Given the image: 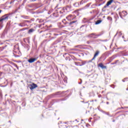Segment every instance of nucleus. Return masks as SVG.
<instances>
[{"mask_svg":"<svg viewBox=\"0 0 128 128\" xmlns=\"http://www.w3.org/2000/svg\"><path fill=\"white\" fill-rule=\"evenodd\" d=\"M2 26L0 28V30H2Z\"/></svg>","mask_w":128,"mask_h":128,"instance_id":"obj_32","label":"nucleus"},{"mask_svg":"<svg viewBox=\"0 0 128 128\" xmlns=\"http://www.w3.org/2000/svg\"><path fill=\"white\" fill-rule=\"evenodd\" d=\"M38 88V85L36 84H34V83H32L30 86V90H34V88Z\"/></svg>","mask_w":128,"mask_h":128,"instance_id":"obj_3","label":"nucleus"},{"mask_svg":"<svg viewBox=\"0 0 128 128\" xmlns=\"http://www.w3.org/2000/svg\"><path fill=\"white\" fill-rule=\"evenodd\" d=\"M9 122H10V121H9Z\"/></svg>","mask_w":128,"mask_h":128,"instance_id":"obj_43","label":"nucleus"},{"mask_svg":"<svg viewBox=\"0 0 128 128\" xmlns=\"http://www.w3.org/2000/svg\"><path fill=\"white\" fill-rule=\"evenodd\" d=\"M114 2V0H110L106 3V5L108 6L112 4V2Z\"/></svg>","mask_w":128,"mask_h":128,"instance_id":"obj_10","label":"nucleus"},{"mask_svg":"<svg viewBox=\"0 0 128 128\" xmlns=\"http://www.w3.org/2000/svg\"><path fill=\"white\" fill-rule=\"evenodd\" d=\"M107 104H108V102H106Z\"/></svg>","mask_w":128,"mask_h":128,"instance_id":"obj_35","label":"nucleus"},{"mask_svg":"<svg viewBox=\"0 0 128 128\" xmlns=\"http://www.w3.org/2000/svg\"><path fill=\"white\" fill-rule=\"evenodd\" d=\"M98 54H100V51L96 50L95 54H94V56L93 57L91 60H94V58H96V56H98Z\"/></svg>","mask_w":128,"mask_h":128,"instance_id":"obj_6","label":"nucleus"},{"mask_svg":"<svg viewBox=\"0 0 128 128\" xmlns=\"http://www.w3.org/2000/svg\"><path fill=\"white\" fill-rule=\"evenodd\" d=\"M18 26H22V28H23L24 26H26V24L24 23V22H22L21 23H20Z\"/></svg>","mask_w":128,"mask_h":128,"instance_id":"obj_9","label":"nucleus"},{"mask_svg":"<svg viewBox=\"0 0 128 128\" xmlns=\"http://www.w3.org/2000/svg\"><path fill=\"white\" fill-rule=\"evenodd\" d=\"M5 70H8V69H5Z\"/></svg>","mask_w":128,"mask_h":128,"instance_id":"obj_37","label":"nucleus"},{"mask_svg":"<svg viewBox=\"0 0 128 128\" xmlns=\"http://www.w3.org/2000/svg\"><path fill=\"white\" fill-rule=\"evenodd\" d=\"M124 108H128V106L124 107Z\"/></svg>","mask_w":128,"mask_h":128,"instance_id":"obj_30","label":"nucleus"},{"mask_svg":"<svg viewBox=\"0 0 128 128\" xmlns=\"http://www.w3.org/2000/svg\"><path fill=\"white\" fill-rule=\"evenodd\" d=\"M24 23H26V22H30V20H24Z\"/></svg>","mask_w":128,"mask_h":128,"instance_id":"obj_21","label":"nucleus"},{"mask_svg":"<svg viewBox=\"0 0 128 128\" xmlns=\"http://www.w3.org/2000/svg\"><path fill=\"white\" fill-rule=\"evenodd\" d=\"M62 22L63 24H68V22H66L65 19L63 20Z\"/></svg>","mask_w":128,"mask_h":128,"instance_id":"obj_14","label":"nucleus"},{"mask_svg":"<svg viewBox=\"0 0 128 128\" xmlns=\"http://www.w3.org/2000/svg\"><path fill=\"white\" fill-rule=\"evenodd\" d=\"M118 34V32H117V33L115 35V36H116V35Z\"/></svg>","mask_w":128,"mask_h":128,"instance_id":"obj_29","label":"nucleus"},{"mask_svg":"<svg viewBox=\"0 0 128 128\" xmlns=\"http://www.w3.org/2000/svg\"><path fill=\"white\" fill-rule=\"evenodd\" d=\"M10 14H7L4 16L0 20V22H4V20H8V16Z\"/></svg>","mask_w":128,"mask_h":128,"instance_id":"obj_4","label":"nucleus"},{"mask_svg":"<svg viewBox=\"0 0 128 128\" xmlns=\"http://www.w3.org/2000/svg\"><path fill=\"white\" fill-rule=\"evenodd\" d=\"M83 26H82L80 28H83Z\"/></svg>","mask_w":128,"mask_h":128,"instance_id":"obj_31","label":"nucleus"},{"mask_svg":"<svg viewBox=\"0 0 128 128\" xmlns=\"http://www.w3.org/2000/svg\"><path fill=\"white\" fill-rule=\"evenodd\" d=\"M108 6L106 4V5L104 6V8H108Z\"/></svg>","mask_w":128,"mask_h":128,"instance_id":"obj_23","label":"nucleus"},{"mask_svg":"<svg viewBox=\"0 0 128 128\" xmlns=\"http://www.w3.org/2000/svg\"><path fill=\"white\" fill-rule=\"evenodd\" d=\"M122 38H124V36H122Z\"/></svg>","mask_w":128,"mask_h":128,"instance_id":"obj_42","label":"nucleus"},{"mask_svg":"<svg viewBox=\"0 0 128 128\" xmlns=\"http://www.w3.org/2000/svg\"><path fill=\"white\" fill-rule=\"evenodd\" d=\"M86 128H90V126L88 124H86Z\"/></svg>","mask_w":128,"mask_h":128,"instance_id":"obj_20","label":"nucleus"},{"mask_svg":"<svg viewBox=\"0 0 128 128\" xmlns=\"http://www.w3.org/2000/svg\"><path fill=\"white\" fill-rule=\"evenodd\" d=\"M102 36L100 34H96L95 33H92L88 35V38H98V36Z\"/></svg>","mask_w":128,"mask_h":128,"instance_id":"obj_1","label":"nucleus"},{"mask_svg":"<svg viewBox=\"0 0 128 128\" xmlns=\"http://www.w3.org/2000/svg\"><path fill=\"white\" fill-rule=\"evenodd\" d=\"M76 22V21H72V22H70L68 23V24H74Z\"/></svg>","mask_w":128,"mask_h":128,"instance_id":"obj_15","label":"nucleus"},{"mask_svg":"<svg viewBox=\"0 0 128 128\" xmlns=\"http://www.w3.org/2000/svg\"><path fill=\"white\" fill-rule=\"evenodd\" d=\"M108 20H112V17L108 16Z\"/></svg>","mask_w":128,"mask_h":128,"instance_id":"obj_17","label":"nucleus"},{"mask_svg":"<svg viewBox=\"0 0 128 128\" xmlns=\"http://www.w3.org/2000/svg\"><path fill=\"white\" fill-rule=\"evenodd\" d=\"M126 90H128V88H127Z\"/></svg>","mask_w":128,"mask_h":128,"instance_id":"obj_38","label":"nucleus"},{"mask_svg":"<svg viewBox=\"0 0 128 128\" xmlns=\"http://www.w3.org/2000/svg\"><path fill=\"white\" fill-rule=\"evenodd\" d=\"M4 68H8V66H4Z\"/></svg>","mask_w":128,"mask_h":128,"instance_id":"obj_19","label":"nucleus"},{"mask_svg":"<svg viewBox=\"0 0 128 128\" xmlns=\"http://www.w3.org/2000/svg\"><path fill=\"white\" fill-rule=\"evenodd\" d=\"M121 108H123V107H122Z\"/></svg>","mask_w":128,"mask_h":128,"instance_id":"obj_39","label":"nucleus"},{"mask_svg":"<svg viewBox=\"0 0 128 128\" xmlns=\"http://www.w3.org/2000/svg\"><path fill=\"white\" fill-rule=\"evenodd\" d=\"M64 128H68V126H66V125H65Z\"/></svg>","mask_w":128,"mask_h":128,"instance_id":"obj_22","label":"nucleus"},{"mask_svg":"<svg viewBox=\"0 0 128 128\" xmlns=\"http://www.w3.org/2000/svg\"><path fill=\"white\" fill-rule=\"evenodd\" d=\"M106 114L107 116H110V114L109 113H106Z\"/></svg>","mask_w":128,"mask_h":128,"instance_id":"obj_25","label":"nucleus"},{"mask_svg":"<svg viewBox=\"0 0 128 128\" xmlns=\"http://www.w3.org/2000/svg\"><path fill=\"white\" fill-rule=\"evenodd\" d=\"M128 78H126L122 80V81L123 82H126V80H128Z\"/></svg>","mask_w":128,"mask_h":128,"instance_id":"obj_18","label":"nucleus"},{"mask_svg":"<svg viewBox=\"0 0 128 128\" xmlns=\"http://www.w3.org/2000/svg\"><path fill=\"white\" fill-rule=\"evenodd\" d=\"M116 64V62L112 63V64Z\"/></svg>","mask_w":128,"mask_h":128,"instance_id":"obj_27","label":"nucleus"},{"mask_svg":"<svg viewBox=\"0 0 128 128\" xmlns=\"http://www.w3.org/2000/svg\"><path fill=\"white\" fill-rule=\"evenodd\" d=\"M119 14L122 18V16H126L128 15V12L126 11H122V12H119Z\"/></svg>","mask_w":128,"mask_h":128,"instance_id":"obj_2","label":"nucleus"},{"mask_svg":"<svg viewBox=\"0 0 128 128\" xmlns=\"http://www.w3.org/2000/svg\"><path fill=\"white\" fill-rule=\"evenodd\" d=\"M21 18H24L25 20H28V16H21Z\"/></svg>","mask_w":128,"mask_h":128,"instance_id":"obj_16","label":"nucleus"},{"mask_svg":"<svg viewBox=\"0 0 128 128\" xmlns=\"http://www.w3.org/2000/svg\"><path fill=\"white\" fill-rule=\"evenodd\" d=\"M80 80H81V82H79V84H82V79H80Z\"/></svg>","mask_w":128,"mask_h":128,"instance_id":"obj_24","label":"nucleus"},{"mask_svg":"<svg viewBox=\"0 0 128 128\" xmlns=\"http://www.w3.org/2000/svg\"><path fill=\"white\" fill-rule=\"evenodd\" d=\"M66 18L69 22L74 20V16H72V15L68 16L66 17Z\"/></svg>","mask_w":128,"mask_h":128,"instance_id":"obj_5","label":"nucleus"},{"mask_svg":"<svg viewBox=\"0 0 128 128\" xmlns=\"http://www.w3.org/2000/svg\"><path fill=\"white\" fill-rule=\"evenodd\" d=\"M84 64H85L84 63L82 62V64H80V62H75L76 66H82L84 65Z\"/></svg>","mask_w":128,"mask_h":128,"instance_id":"obj_11","label":"nucleus"},{"mask_svg":"<svg viewBox=\"0 0 128 128\" xmlns=\"http://www.w3.org/2000/svg\"><path fill=\"white\" fill-rule=\"evenodd\" d=\"M76 120V122H77V121H78V120Z\"/></svg>","mask_w":128,"mask_h":128,"instance_id":"obj_40","label":"nucleus"},{"mask_svg":"<svg viewBox=\"0 0 128 128\" xmlns=\"http://www.w3.org/2000/svg\"><path fill=\"white\" fill-rule=\"evenodd\" d=\"M104 112V114H106V112Z\"/></svg>","mask_w":128,"mask_h":128,"instance_id":"obj_34","label":"nucleus"},{"mask_svg":"<svg viewBox=\"0 0 128 128\" xmlns=\"http://www.w3.org/2000/svg\"><path fill=\"white\" fill-rule=\"evenodd\" d=\"M2 12V10H0V12Z\"/></svg>","mask_w":128,"mask_h":128,"instance_id":"obj_33","label":"nucleus"},{"mask_svg":"<svg viewBox=\"0 0 128 128\" xmlns=\"http://www.w3.org/2000/svg\"><path fill=\"white\" fill-rule=\"evenodd\" d=\"M64 80V82H66V83L67 82L66 80Z\"/></svg>","mask_w":128,"mask_h":128,"instance_id":"obj_26","label":"nucleus"},{"mask_svg":"<svg viewBox=\"0 0 128 128\" xmlns=\"http://www.w3.org/2000/svg\"><path fill=\"white\" fill-rule=\"evenodd\" d=\"M36 58H30V59H29L28 60V62H30V64H32V62H36Z\"/></svg>","mask_w":128,"mask_h":128,"instance_id":"obj_8","label":"nucleus"},{"mask_svg":"<svg viewBox=\"0 0 128 128\" xmlns=\"http://www.w3.org/2000/svg\"><path fill=\"white\" fill-rule=\"evenodd\" d=\"M82 120V121H83V120Z\"/></svg>","mask_w":128,"mask_h":128,"instance_id":"obj_41","label":"nucleus"},{"mask_svg":"<svg viewBox=\"0 0 128 128\" xmlns=\"http://www.w3.org/2000/svg\"><path fill=\"white\" fill-rule=\"evenodd\" d=\"M102 20H98L96 22L95 24H100Z\"/></svg>","mask_w":128,"mask_h":128,"instance_id":"obj_13","label":"nucleus"},{"mask_svg":"<svg viewBox=\"0 0 128 128\" xmlns=\"http://www.w3.org/2000/svg\"><path fill=\"white\" fill-rule=\"evenodd\" d=\"M34 29L31 28V29L29 30L28 32V34H32V32H34Z\"/></svg>","mask_w":128,"mask_h":128,"instance_id":"obj_12","label":"nucleus"},{"mask_svg":"<svg viewBox=\"0 0 128 128\" xmlns=\"http://www.w3.org/2000/svg\"><path fill=\"white\" fill-rule=\"evenodd\" d=\"M112 122H115V121H114V120H113V121H112Z\"/></svg>","mask_w":128,"mask_h":128,"instance_id":"obj_36","label":"nucleus"},{"mask_svg":"<svg viewBox=\"0 0 128 128\" xmlns=\"http://www.w3.org/2000/svg\"><path fill=\"white\" fill-rule=\"evenodd\" d=\"M98 66H100V68H102V70H104V68L105 69L106 68V66H104V64H102V62L99 64H98Z\"/></svg>","mask_w":128,"mask_h":128,"instance_id":"obj_7","label":"nucleus"},{"mask_svg":"<svg viewBox=\"0 0 128 128\" xmlns=\"http://www.w3.org/2000/svg\"><path fill=\"white\" fill-rule=\"evenodd\" d=\"M118 34H122V32H119Z\"/></svg>","mask_w":128,"mask_h":128,"instance_id":"obj_28","label":"nucleus"}]
</instances>
